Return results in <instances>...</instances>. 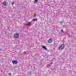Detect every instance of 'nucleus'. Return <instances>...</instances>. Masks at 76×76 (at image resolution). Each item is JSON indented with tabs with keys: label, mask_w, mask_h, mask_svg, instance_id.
I'll return each instance as SVG.
<instances>
[{
	"label": "nucleus",
	"mask_w": 76,
	"mask_h": 76,
	"mask_svg": "<svg viewBox=\"0 0 76 76\" xmlns=\"http://www.w3.org/2000/svg\"><path fill=\"white\" fill-rule=\"evenodd\" d=\"M1 72H3V71H1Z\"/></svg>",
	"instance_id": "obj_16"
},
{
	"label": "nucleus",
	"mask_w": 76,
	"mask_h": 76,
	"mask_svg": "<svg viewBox=\"0 0 76 76\" xmlns=\"http://www.w3.org/2000/svg\"><path fill=\"white\" fill-rule=\"evenodd\" d=\"M9 76H10V75H12V74L11 73H9Z\"/></svg>",
	"instance_id": "obj_12"
},
{
	"label": "nucleus",
	"mask_w": 76,
	"mask_h": 76,
	"mask_svg": "<svg viewBox=\"0 0 76 76\" xmlns=\"http://www.w3.org/2000/svg\"><path fill=\"white\" fill-rule=\"evenodd\" d=\"M3 4L4 6H6L7 3H6V1H4Z\"/></svg>",
	"instance_id": "obj_8"
},
{
	"label": "nucleus",
	"mask_w": 76,
	"mask_h": 76,
	"mask_svg": "<svg viewBox=\"0 0 76 76\" xmlns=\"http://www.w3.org/2000/svg\"><path fill=\"white\" fill-rule=\"evenodd\" d=\"M12 64H17V63H18V61H17L16 60H14L12 61Z\"/></svg>",
	"instance_id": "obj_3"
},
{
	"label": "nucleus",
	"mask_w": 76,
	"mask_h": 76,
	"mask_svg": "<svg viewBox=\"0 0 76 76\" xmlns=\"http://www.w3.org/2000/svg\"><path fill=\"white\" fill-rule=\"evenodd\" d=\"M31 23V22H28V23H26L25 24H24V25H29V24H30Z\"/></svg>",
	"instance_id": "obj_5"
},
{
	"label": "nucleus",
	"mask_w": 76,
	"mask_h": 76,
	"mask_svg": "<svg viewBox=\"0 0 76 76\" xmlns=\"http://www.w3.org/2000/svg\"><path fill=\"white\" fill-rule=\"evenodd\" d=\"M42 47L43 48V49H45V50H47V48H46V47H45V46H44L42 45Z\"/></svg>",
	"instance_id": "obj_6"
},
{
	"label": "nucleus",
	"mask_w": 76,
	"mask_h": 76,
	"mask_svg": "<svg viewBox=\"0 0 76 76\" xmlns=\"http://www.w3.org/2000/svg\"><path fill=\"white\" fill-rule=\"evenodd\" d=\"M61 31H62V32H64V31H63V30L62 29L61 30Z\"/></svg>",
	"instance_id": "obj_13"
},
{
	"label": "nucleus",
	"mask_w": 76,
	"mask_h": 76,
	"mask_svg": "<svg viewBox=\"0 0 76 76\" xmlns=\"http://www.w3.org/2000/svg\"><path fill=\"white\" fill-rule=\"evenodd\" d=\"M35 20H36V21H37V20H38V19H33L32 21H35Z\"/></svg>",
	"instance_id": "obj_9"
},
{
	"label": "nucleus",
	"mask_w": 76,
	"mask_h": 76,
	"mask_svg": "<svg viewBox=\"0 0 76 76\" xmlns=\"http://www.w3.org/2000/svg\"><path fill=\"white\" fill-rule=\"evenodd\" d=\"M35 1L36 2H38V0H35Z\"/></svg>",
	"instance_id": "obj_11"
},
{
	"label": "nucleus",
	"mask_w": 76,
	"mask_h": 76,
	"mask_svg": "<svg viewBox=\"0 0 76 76\" xmlns=\"http://www.w3.org/2000/svg\"><path fill=\"white\" fill-rule=\"evenodd\" d=\"M11 4H12V5H14V4H15L14 1H13L12 3H11Z\"/></svg>",
	"instance_id": "obj_10"
},
{
	"label": "nucleus",
	"mask_w": 76,
	"mask_h": 76,
	"mask_svg": "<svg viewBox=\"0 0 76 76\" xmlns=\"http://www.w3.org/2000/svg\"><path fill=\"white\" fill-rule=\"evenodd\" d=\"M28 74L29 75H32V71H30V72H28Z\"/></svg>",
	"instance_id": "obj_7"
},
{
	"label": "nucleus",
	"mask_w": 76,
	"mask_h": 76,
	"mask_svg": "<svg viewBox=\"0 0 76 76\" xmlns=\"http://www.w3.org/2000/svg\"><path fill=\"white\" fill-rule=\"evenodd\" d=\"M64 44H61L60 46V47L61 48V50H63L64 48Z\"/></svg>",
	"instance_id": "obj_2"
},
{
	"label": "nucleus",
	"mask_w": 76,
	"mask_h": 76,
	"mask_svg": "<svg viewBox=\"0 0 76 76\" xmlns=\"http://www.w3.org/2000/svg\"><path fill=\"white\" fill-rule=\"evenodd\" d=\"M48 42L50 43H51L53 42V39H49L48 40Z\"/></svg>",
	"instance_id": "obj_4"
},
{
	"label": "nucleus",
	"mask_w": 76,
	"mask_h": 76,
	"mask_svg": "<svg viewBox=\"0 0 76 76\" xmlns=\"http://www.w3.org/2000/svg\"><path fill=\"white\" fill-rule=\"evenodd\" d=\"M61 22H63H63L61 21Z\"/></svg>",
	"instance_id": "obj_14"
},
{
	"label": "nucleus",
	"mask_w": 76,
	"mask_h": 76,
	"mask_svg": "<svg viewBox=\"0 0 76 76\" xmlns=\"http://www.w3.org/2000/svg\"><path fill=\"white\" fill-rule=\"evenodd\" d=\"M14 36L15 38H18L19 37V35L18 33H15L14 34Z\"/></svg>",
	"instance_id": "obj_1"
},
{
	"label": "nucleus",
	"mask_w": 76,
	"mask_h": 76,
	"mask_svg": "<svg viewBox=\"0 0 76 76\" xmlns=\"http://www.w3.org/2000/svg\"><path fill=\"white\" fill-rule=\"evenodd\" d=\"M34 68H35V66H34Z\"/></svg>",
	"instance_id": "obj_15"
}]
</instances>
